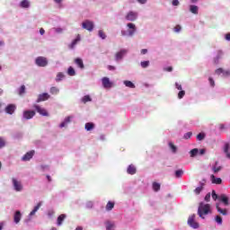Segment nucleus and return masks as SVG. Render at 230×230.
I'll return each instance as SVG.
<instances>
[{
    "instance_id": "1",
    "label": "nucleus",
    "mask_w": 230,
    "mask_h": 230,
    "mask_svg": "<svg viewBox=\"0 0 230 230\" xmlns=\"http://www.w3.org/2000/svg\"><path fill=\"white\" fill-rule=\"evenodd\" d=\"M211 213V205L200 202L198 208V215L199 218H206V216L210 215Z\"/></svg>"
},
{
    "instance_id": "2",
    "label": "nucleus",
    "mask_w": 230,
    "mask_h": 230,
    "mask_svg": "<svg viewBox=\"0 0 230 230\" xmlns=\"http://www.w3.org/2000/svg\"><path fill=\"white\" fill-rule=\"evenodd\" d=\"M35 63L39 66V67H46V66H48V58L45 57H38Z\"/></svg>"
},
{
    "instance_id": "3",
    "label": "nucleus",
    "mask_w": 230,
    "mask_h": 230,
    "mask_svg": "<svg viewBox=\"0 0 230 230\" xmlns=\"http://www.w3.org/2000/svg\"><path fill=\"white\" fill-rule=\"evenodd\" d=\"M188 224L193 229H199V223L195 221V214L189 217Z\"/></svg>"
},
{
    "instance_id": "4",
    "label": "nucleus",
    "mask_w": 230,
    "mask_h": 230,
    "mask_svg": "<svg viewBox=\"0 0 230 230\" xmlns=\"http://www.w3.org/2000/svg\"><path fill=\"white\" fill-rule=\"evenodd\" d=\"M82 26L84 30H87V31H93V30H94V23L89 20L83 22Z\"/></svg>"
},
{
    "instance_id": "5",
    "label": "nucleus",
    "mask_w": 230,
    "mask_h": 230,
    "mask_svg": "<svg viewBox=\"0 0 230 230\" xmlns=\"http://www.w3.org/2000/svg\"><path fill=\"white\" fill-rule=\"evenodd\" d=\"M33 109H35L36 112L40 114V116H49V113L48 112V111L40 107V105L34 104Z\"/></svg>"
},
{
    "instance_id": "6",
    "label": "nucleus",
    "mask_w": 230,
    "mask_h": 230,
    "mask_svg": "<svg viewBox=\"0 0 230 230\" xmlns=\"http://www.w3.org/2000/svg\"><path fill=\"white\" fill-rule=\"evenodd\" d=\"M51 98V95L48 93H43L39 94L38 99H37V103H40V102H47V100H49Z\"/></svg>"
},
{
    "instance_id": "7",
    "label": "nucleus",
    "mask_w": 230,
    "mask_h": 230,
    "mask_svg": "<svg viewBox=\"0 0 230 230\" xmlns=\"http://www.w3.org/2000/svg\"><path fill=\"white\" fill-rule=\"evenodd\" d=\"M13 186L15 190V191H22V184L21 183V181H17V179L13 178Z\"/></svg>"
},
{
    "instance_id": "8",
    "label": "nucleus",
    "mask_w": 230,
    "mask_h": 230,
    "mask_svg": "<svg viewBox=\"0 0 230 230\" xmlns=\"http://www.w3.org/2000/svg\"><path fill=\"white\" fill-rule=\"evenodd\" d=\"M33 155H35V150H31L22 157V161H31Z\"/></svg>"
},
{
    "instance_id": "9",
    "label": "nucleus",
    "mask_w": 230,
    "mask_h": 230,
    "mask_svg": "<svg viewBox=\"0 0 230 230\" xmlns=\"http://www.w3.org/2000/svg\"><path fill=\"white\" fill-rule=\"evenodd\" d=\"M126 19L127 21H131L134 22L137 19V13L135 12H129L128 13V14L126 15Z\"/></svg>"
},
{
    "instance_id": "10",
    "label": "nucleus",
    "mask_w": 230,
    "mask_h": 230,
    "mask_svg": "<svg viewBox=\"0 0 230 230\" xmlns=\"http://www.w3.org/2000/svg\"><path fill=\"white\" fill-rule=\"evenodd\" d=\"M35 111H23L24 119H31L35 116Z\"/></svg>"
},
{
    "instance_id": "11",
    "label": "nucleus",
    "mask_w": 230,
    "mask_h": 230,
    "mask_svg": "<svg viewBox=\"0 0 230 230\" xmlns=\"http://www.w3.org/2000/svg\"><path fill=\"white\" fill-rule=\"evenodd\" d=\"M102 85L105 89H110V87H112V83L109 79V77H103L102 79Z\"/></svg>"
},
{
    "instance_id": "12",
    "label": "nucleus",
    "mask_w": 230,
    "mask_h": 230,
    "mask_svg": "<svg viewBox=\"0 0 230 230\" xmlns=\"http://www.w3.org/2000/svg\"><path fill=\"white\" fill-rule=\"evenodd\" d=\"M215 73L216 75H223V76H230V70H224V68H217Z\"/></svg>"
},
{
    "instance_id": "13",
    "label": "nucleus",
    "mask_w": 230,
    "mask_h": 230,
    "mask_svg": "<svg viewBox=\"0 0 230 230\" xmlns=\"http://www.w3.org/2000/svg\"><path fill=\"white\" fill-rule=\"evenodd\" d=\"M127 26H128V28L130 29L128 31V36L129 37L134 36V33H136V24H134V23H128Z\"/></svg>"
},
{
    "instance_id": "14",
    "label": "nucleus",
    "mask_w": 230,
    "mask_h": 230,
    "mask_svg": "<svg viewBox=\"0 0 230 230\" xmlns=\"http://www.w3.org/2000/svg\"><path fill=\"white\" fill-rule=\"evenodd\" d=\"M125 55H127V50H125V49H122V50L117 52L115 54V60H117V61L121 60V58H123V57H125Z\"/></svg>"
},
{
    "instance_id": "15",
    "label": "nucleus",
    "mask_w": 230,
    "mask_h": 230,
    "mask_svg": "<svg viewBox=\"0 0 230 230\" xmlns=\"http://www.w3.org/2000/svg\"><path fill=\"white\" fill-rule=\"evenodd\" d=\"M15 109H16L15 104H9L5 108V112L7 114H13V112H15Z\"/></svg>"
},
{
    "instance_id": "16",
    "label": "nucleus",
    "mask_w": 230,
    "mask_h": 230,
    "mask_svg": "<svg viewBox=\"0 0 230 230\" xmlns=\"http://www.w3.org/2000/svg\"><path fill=\"white\" fill-rule=\"evenodd\" d=\"M219 200L223 202L224 206H229V198H227L226 194H221L219 196Z\"/></svg>"
},
{
    "instance_id": "17",
    "label": "nucleus",
    "mask_w": 230,
    "mask_h": 230,
    "mask_svg": "<svg viewBox=\"0 0 230 230\" xmlns=\"http://www.w3.org/2000/svg\"><path fill=\"white\" fill-rule=\"evenodd\" d=\"M127 172L129 175H135L136 172H137V170L136 169V166H134V164H130L128 165Z\"/></svg>"
},
{
    "instance_id": "18",
    "label": "nucleus",
    "mask_w": 230,
    "mask_h": 230,
    "mask_svg": "<svg viewBox=\"0 0 230 230\" xmlns=\"http://www.w3.org/2000/svg\"><path fill=\"white\" fill-rule=\"evenodd\" d=\"M212 184H222V179L215 177V174L210 176Z\"/></svg>"
},
{
    "instance_id": "19",
    "label": "nucleus",
    "mask_w": 230,
    "mask_h": 230,
    "mask_svg": "<svg viewBox=\"0 0 230 230\" xmlns=\"http://www.w3.org/2000/svg\"><path fill=\"white\" fill-rule=\"evenodd\" d=\"M227 159H230V153H229V150H230V145L229 143H225V146H224V148H223Z\"/></svg>"
},
{
    "instance_id": "20",
    "label": "nucleus",
    "mask_w": 230,
    "mask_h": 230,
    "mask_svg": "<svg viewBox=\"0 0 230 230\" xmlns=\"http://www.w3.org/2000/svg\"><path fill=\"white\" fill-rule=\"evenodd\" d=\"M75 64H76V66H78V67H80V69H84L85 66L84 65V60H82V58H75Z\"/></svg>"
},
{
    "instance_id": "21",
    "label": "nucleus",
    "mask_w": 230,
    "mask_h": 230,
    "mask_svg": "<svg viewBox=\"0 0 230 230\" xmlns=\"http://www.w3.org/2000/svg\"><path fill=\"white\" fill-rule=\"evenodd\" d=\"M67 217V216L66 214H61L58 217V226H61L62 222H64V220H66V218Z\"/></svg>"
},
{
    "instance_id": "22",
    "label": "nucleus",
    "mask_w": 230,
    "mask_h": 230,
    "mask_svg": "<svg viewBox=\"0 0 230 230\" xmlns=\"http://www.w3.org/2000/svg\"><path fill=\"white\" fill-rule=\"evenodd\" d=\"M50 94L57 95L60 93V89L57 86H51L49 89Z\"/></svg>"
},
{
    "instance_id": "23",
    "label": "nucleus",
    "mask_w": 230,
    "mask_h": 230,
    "mask_svg": "<svg viewBox=\"0 0 230 230\" xmlns=\"http://www.w3.org/2000/svg\"><path fill=\"white\" fill-rule=\"evenodd\" d=\"M190 12L194 13V15H199V6L197 5H190Z\"/></svg>"
},
{
    "instance_id": "24",
    "label": "nucleus",
    "mask_w": 230,
    "mask_h": 230,
    "mask_svg": "<svg viewBox=\"0 0 230 230\" xmlns=\"http://www.w3.org/2000/svg\"><path fill=\"white\" fill-rule=\"evenodd\" d=\"M222 170V166H218V162L215 163V165L212 166V171L214 173H218Z\"/></svg>"
},
{
    "instance_id": "25",
    "label": "nucleus",
    "mask_w": 230,
    "mask_h": 230,
    "mask_svg": "<svg viewBox=\"0 0 230 230\" xmlns=\"http://www.w3.org/2000/svg\"><path fill=\"white\" fill-rule=\"evenodd\" d=\"M13 220L15 224H19V222H21V211L15 212Z\"/></svg>"
},
{
    "instance_id": "26",
    "label": "nucleus",
    "mask_w": 230,
    "mask_h": 230,
    "mask_svg": "<svg viewBox=\"0 0 230 230\" xmlns=\"http://www.w3.org/2000/svg\"><path fill=\"white\" fill-rule=\"evenodd\" d=\"M216 208L218 213H220V215H224L225 217L227 215V209L220 208L218 204L216 206Z\"/></svg>"
},
{
    "instance_id": "27",
    "label": "nucleus",
    "mask_w": 230,
    "mask_h": 230,
    "mask_svg": "<svg viewBox=\"0 0 230 230\" xmlns=\"http://www.w3.org/2000/svg\"><path fill=\"white\" fill-rule=\"evenodd\" d=\"M71 118H73V117H70V116L66 117L65 119V121L60 124V128H64V127H66L67 125V123H71Z\"/></svg>"
},
{
    "instance_id": "28",
    "label": "nucleus",
    "mask_w": 230,
    "mask_h": 230,
    "mask_svg": "<svg viewBox=\"0 0 230 230\" xmlns=\"http://www.w3.org/2000/svg\"><path fill=\"white\" fill-rule=\"evenodd\" d=\"M78 42H80V35H78L77 38L72 41V43L69 45V49H73L75 48V45L78 44Z\"/></svg>"
},
{
    "instance_id": "29",
    "label": "nucleus",
    "mask_w": 230,
    "mask_h": 230,
    "mask_svg": "<svg viewBox=\"0 0 230 230\" xmlns=\"http://www.w3.org/2000/svg\"><path fill=\"white\" fill-rule=\"evenodd\" d=\"M124 84L126 87H129V89H136V84H134V83L131 81H124Z\"/></svg>"
},
{
    "instance_id": "30",
    "label": "nucleus",
    "mask_w": 230,
    "mask_h": 230,
    "mask_svg": "<svg viewBox=\"0 0 230 230\" xmlns=\"http://www.w3.org/2000/svg\"><path fill=\"white\" fill-rule=\"evenodd\" d=\"M20 6L21 8H28L30 6V1L28 0H22L21 3H20Z\"/></svg>"
},
{
    "instance_id": "31",
    "label": "nucleus",
    "mask_w": 230,
    "mask_h": 230,
    "mask_svg": "<svg viewBox=\"0 0 230 230\" xmlns=\"http://www.w3.org/2000/svg\"><path fill=\"white\" fill-rule=\"evenodd\" d=\"M66 75H64V74L62 72L58 73L57 76H56V82H62V80H64V77Z\"/></svg>"
},
{
    "instance_id": "32",
    "label": "nucleus",
    "mask_w": 230,
    "mask_h": 230,
    "mask_svg": "<svg viewBox=\"0 0 230 230\" xmlns=\"http://www.w3.org/2000/svg\"><path fill=\"white\" fill-rule=\"evenodd\" d=\"M112 209H114V202L109 201L106 205V210L112 211Z\"/></svg>"
},
{
    "instance_id": "33",
    "label": "nucleus",
    "mask_w": 230,
    "mask_h": 230,
    "mask_svg": "<svg viewBox=\"0 0 230 230\" xmlns=\"http://www.w3.org/2000/svg\"><path fill=\"white\" fill-rule=\"evenodd\" d=\"M40 206H42L41 203H38V205L33 208V210L30 213L31 217H33V215H35V213L37 211H39V209H40Z\"/></svg>"
},
{
    "instance_id": "34",
    "label": "nucleus",
    "mask_w": 230,
    "mask_h": 230,
    "mask_svg": "<svg viewBox=\"0 0 230 230\" xmlns=\"http://www.w3.org/2000/svg\"><path fill=\"white\" fill-rule=\"evenodd\" d=\"M85 130H93L94 128V124L93 122H87L84 127Z\"/></svg>"
},
{
    "instance_id": "35",
    "label": "nucleus",
    "mask_w": 230,
    "mask_h": 230,
    "mask_svg": "<svg viewBox=\"0 0 230 230\" xmlns=\"http://www.w3.org/2000/svg\"><path fill=\"white\" fill-rule=\"evenodd\" d=\"M105 225L106 230H114V224L111 223V221H107Z\"/></svg>"
},
{
    "instance_id": "36",
    "label": "nucleus",
    "mask_w": 230,
    "mask_h": 230,
    "mask_svg": "<svg viewBox=\"0 0 230 230\" xmlns=\"http://www.w3.org/2000/svg\"><path fill=\"white\" fill-rule=\"evenodd\" d=\"M153 190H154V191H159V190H161V184L154 181L153 182Z\"/></svg>"
},
{
    "instance_id": "37",
    "label": "nucleus",
    "mask_w": 230,
    "mask_h": 230,
    "mask_svg": "<svg viewBox=\"0 0 230 230\" xmlns=\"http://www.w3.org/2000/svg\"><path fill=\"white\" fill-rule=\"evenodd\" d=\"M67 74L69 75V76H75V75H76V72L75 71V68H73V66H70L67 70Z\"/></svg>"
},
{
    "instance_id": "38",
    "label": "nucleus",
    "mask_w": 230,
    "mask_h": 230,
    "mask_svg": "<svg viewBox=\"0 0 230 230\" xmlns=\"http://www.w3.org/2000/svg\"><path fill=\"white\" fill-rule=\"evenodd\" d=\"M206 138V134L205 133H199L197 135V139L198 141H202Z\"/></svg>"
},
{
    "instance_id": "39",
    "label": "nucleus",
    "mask_w": 230,
    "mask_h": 230,
    "mask_svg": "<svg viewBox=\"0 0 230 230\" xmlns=\"http://www.w3.org/2000/svg\"><path fill=\"white\" fill-rule=\"evenodd\" d=\"M169 146H170L172 154H176L177 153V146H175V145H173V143L170 142L169 143Z\"/></svg>"
},
{
    "instance_id": "40",
    "label": "nucleus",
    "mask_w": 230,
    "mask_h": 230,
    "mask_svg": "<svg viewBox=\"0 0 230 230\" xmlns=\"http://www.w3.org/2000/svg\"><path fill=\"white\" fill-rule=\"evenodd\" d=\"M202 190H204V187L201 185L199 187H197L195 190H194V193H196V195H200V191H202Z\"/></svg>"
},
{
    "instance_id": "41",
    "label": "nucleus",
    "mask_w": 230,
    "mask_h": 230,
    "mask_svg": "<svg viewBox=\"0 0 230 230\" xmlns=\"http://www.w3.org/2000/svg\"><path fill=\"white\" fill-rule=\"evenodd\" d=\"M141 67H143V69H146V67H148V66H150V61H142L140 63Z\"/></svg>"
},
{
    "instance_id": "42",
    "label": "nucleus",
    "mask_w": 230,
    "mask_h": 230,
    "mask_svg": "<svg viewBox=\"0 0 230 230\" xmlns=\"http://www.w3.org/2000/svg\"><path fill=\"white\" fill-rule=\"evenodd\" d=\"M190 157H195V155H197V154H199V149L194 148V149L190 150Z\"/></svg>"
},
{
    "instance_id": "43",
    "label": "nucleus",
    "mask_w": 230,
    "mask_h": 230,
    "mask_svg": "<svg viewBox=\"0 0 230 230\" xmlns=\"http://www.w3.org/2000/svg\"><path fill=\"white\" fill-rule=\"evenodd\" d=\"M91 101H92V99H91V96H89V95H85L82 98L83 103H87V102H91Z\"/></svg>"
},
{
    "instance_id": "44",
    "label": "nucleus",
    "mask_w": 230,
    "mask_h": 230,
    "mask_svg": "<svg viewBox=\"0 0 230 230\" xmlns=\"http://www.w3.org/2000/svg\"><path fill=\"white\" fill-rule=\"evenodd\" d=\"M186 94V92L184 90H181L178 93L179 100H182L184 98V95Z\"/></svg>"
},
{
    "instance_id": "45",
    "label": "nucleus",
    "mask_w": 230,
    "mask_h": 230,
    "mask_svg": "<svg viewBox=\"0 0 230 230\" xmlns=\"http://www.w3.org/2000/svg\"><path fill=\"white\" fill-rule=\"evenodd\" d=\"M24 93H26V86L25 85H22L19 89V94L22 95L24 94Z\"/></svg>"
},
{
    "instance_id": "46",
    "label": "nucleus",
    "mask_w": 230,
    "mask_h": 230,
    "mask_svg": "<svg viewBox=\"0 0 230 230\" xmlns=\"http://www.w3.org/2000/svg\"><path fill=\"white\" fill-rule=\"evenodd\" d=\"M184 173L183 170H178L175 172V177L179 178V177H182V174Z\"/></svg>"
},
{
    "instance_id": "47",
    "label": "nucleus",
    "mask_w": 230,
    "mask_h": 230,
    "mask_svg": "<svg viewBox=\"0 0 230 230\" xmlns=\"http://www.w3.org/2000/svg\"><path fill=\"white\" fill-rule=\"evenodd\" d=\"M191 136H193L192 132H187L184 136L183 138L184 139H191Z\"/></svg>"
},
{
    "instance_id": "48",
    "label": "nucleus",
    "mask_w": 230,
    "mask_h": 230,
    "mask_svg": "<svg viewBox=\"0 0 230 230\" xmlns=\"http://www.w3.org/2000/svg\"><path fill=\"white\" fill-rule=\"evenodd\" d=\"M4 146H6V142L0 137V148H4Z\"/></svg>"
},
{
    "instance_id": "49",
    "label": "nucleus",
    "mask_w": 230,
    "mask_h": 230,
    "mask_svg": "<svg viewBox=\"0 0 230 230\" xmlns=\"http://www.w3.org/2000/svg\"><path fill=\"white\" fill-rule=\"evenodd\" d=\"M99 37H101V39L105 40L107 39V35H105V32H103V31H99Z\"/></svg>"
},
{
    "instance_id": "50",
    "label": "nucleus",
    "mask_w": 230,
    "mask_h": 230,
    "mask_svg": "<svg viewBox=\"0 0 230 230\" xmlns=\"http://www.w3.org/2000/svg\"><path fill=\"white\" fill-rule=\"evenodd\" d=\"M212 199L213 200H217V199H220V197H218V195L217 194V191L212 190Z\"/></svg>"
},
{
    "instance_id": "51",
    "label": "nucleus",
    "mask_w": 230,
    "mask_h": 230,
    "mask_svg": "<svg viewBox=\"0 0 230 230\" xmlns=\"http://www.w3.org/2000/svg\"><path fill=\"white\" fill-rule=\"evenodd\" d=\"M216 222L222 226V217L220 216H216Z\"/></svg>"
},
{
    "instance_id": "52",
    "label": "nucleus",
    "mask_w": 230,
    "mask_h": 230,
    "mask_svg": "<svg viewBox=\"0 0 230 230\" xmlns=\"http://www.w3.org/2000/svg\"><path fill=\"white\" fill-rule=\"evenodd\" d=\"M205 200L206 202H209V200H211V193H208L206 196H205Z\"/></svg>"
},
{
    "instance_id": "53",
    "label": "nucleus",
    "mask_w": 230,
    "mask_h": 230,
    "mask_svg": "<svg viewBox=\"0 0 230 230\" xmlns=\"http://www.w3.org/2000/svg\"><path fill=\"white\" fill-rule=\"evenodd\" d=\"M181 25H176V26L174 27V31H176V33H179V31H181Z\"/></svg>"
},
{
    "instance_id": "54",
    "label": "nucleus",
    "mask_w": 230,
    "mask_h": 230,
    "mask_svg": "<svg viewBox=\"0 0 230 230\" xmlns=\"http://www.w3.org/2000/svg\"><path fill=\"white\" fill-rule=\"evenodd\" d=\"M208 82H209L211 87H215V81L213 80V78L209 77Z\"/></svg>"
},
{
    "instance_id": "55",
    "label": "nucleus",
    "mask_w": 230,
    "mask_h": 230,
    "mask_svg": "<svg viewBox=\"0 0 230 230\" xmlns=\"http://www.w3.org/2000/svg\"><path fill=\"white\" fill-rule=\"evenodd\" d=\"M175 87L178 89V91H182V85H181L179 83H175Z\"/></svg>"
},
{
    "instance_id": "56",
    "label": "nucleus",
    "mask_w": 230,
    "mask_h": 230,
    "mask_svg": "<svg viewBox=\"0 0 230 230\" xmlns=\"http://www.w3.org/2000/svg\"><path fill=\"white\" fill-rule=\"evenodd\" d=\"M55 31L57 33H62V31H64V30L62 28L58 27V28H55Z\"/></svg>"
},
{
    "instance_id": "57",
    "label": "nucleus",
    "mask_w": 230,
    "mask_h": 230,
    "mask_svg": "<svg viewBox=\"0 0 230 230\" xmlns=\"http://www.w3.org/2000/svg\"><path fill=\"white\" fill-rule=\"evenodd\" d=\"M164 71H167L168 73H172V71H173V67L172 66H168L164 69Z\"/></svg>"
},
{
    "instance_id": "58",
    "label": "nucleus",
    "mask_w": 230,
    "mask_h": 230,
    "mask_svg": "<svg viewBox=\"0 0 230 230\" xmlns=\"http://www.w3.org/2000/svg\"><path fill=\"white\" fill-rule=\"evenodd\" d=\"M108 69H109V71H115L116 70V66H108Z\"/></svg>"
},
{
    "instance_id": "59",
    "label": "nucleus",
    "mask_w": 230,
    "mask_h": 230,
    "mask_svg": "<svg viewBox=\"0 0 230 230\" xmlns=\"http://www.w3.org/2000/svg\"><path fill=\"white\" fill-rule=\"evenodd\" d=\"M173 6H179V0H172Z\"/></svg>"
},
{
    "instance_id": "60",
    "label": "nucleus",
    "mask_w": 230,
    "mask_h": 230,
    "mask_svg": "<svg viewBox=\"0 0 230 230\" xmlns=\"http://www.w3.org/2000/svg\"><path fill=\"white\" fill-rule=\"evenodd\" d=\"M146 53H148V49H143L141 50V54H142V55H146Z\"/></svg>"
},
{
    "instance_id": "61",
    "label": "nucleus",
    "mask_w": 230,
    "mask_h": 230,
    "mask_svg": "<svg viewBox=\"0 0 230 230\" xmlns=\"http://www.w3.org/2000/svg\"><path fill=\"white\" fill-rule=\"evenodd\" d=\"M48 215H49V217H53V215H55V211L54 210H49L48 212Z\"/></svg>"
},
{
    "instance_id": "62",
    "label": "nucleus",
    "mask_w": 230,
    "mask_h": 230,
    "mask_svg": "<svg viewBox=\"0 0 230 230\" xmlns=\"http://www.w3.org/2000/svg\"><path fill=\"white\" fill-rule=\"evenodd\" d=\"M199 154L200 155H204V154H206V149H200Z\"/></svg>"
},
{
    "instance_id": "63",
    "label": "nucleus",
    "mask_w": 230,
    "mask_h": 230,
    "mask_svg": "<svg viewBox=\"0 0 230 230\" xmlns=\"http://www.w3.org/2000/svg\"><path fill=\"white\" fill-rule=\"evenodd\" d=\"M40 35H44L46 33V31H44V29H40Z\"/></svg>"
},
{
    "instance_id": "64",
    "label": "nucleus",
    "mask_w": 230,
    "mask_h": 230,
    "mask_svg": "<svg viewBox=\"0 0 230 230\" xmlns=\"http://www.w3.org/2000/svg\"><path fill=\"white\" fill-rule=\"evenodd\" d=\"M226 40H230V33H227V34L226 35Z\"/></svg>"
}]
</instances>
